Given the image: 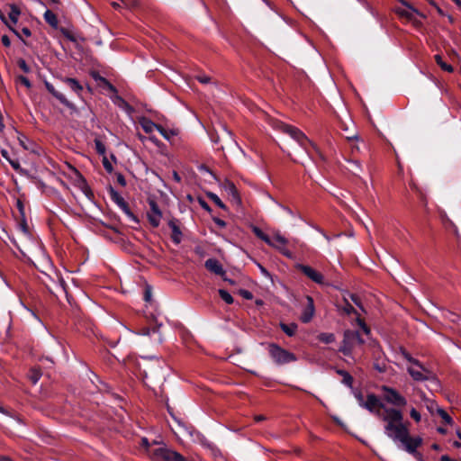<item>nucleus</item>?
Listing matches in <instances>:
<instances>
[{
    "label": "nucleus",
    "mask_w": 461,
    "mask_h": 461,
    "mask_svg": "<svg viewBox=\"0 0 461 461\" xmlns=\"http://www.w3.org/2000/svg\"><path fill=\"white\" fill-rule=\"evenodd\" d=\"M168 226L172 230V236H171L172 240L176 244H179L182 240V231L180 230L179 226L177 225V221L176 220H171L168 221Z\"/></svg>",
    "instance_id": "obj_18"
},
{
    "label": "nucleus",
    "mask_w": 461,
    "mask_h": 461,
    "mask_svg": "<svg viewBox=\"0 0 461 461\" xmlns=\"http://www.w3.org/2000/svg\"><path fill=\"white\" fill-rule=\"evenodd\" d=\"M8 162L14 169L18 170L20 168V163L18 160L10 159Z\"/></svg>",
    "instance_id": "obj_56"
},
{
    "label": "nucleus",
    "mask_w": 461,
    "mask_h": 461,
    "mask_svg": "<svg viewBox=\"0 0 461 461\" xmlns=\"http://www.w3.org/2000/svg\"><path fill=\"white\" fill-rule=\"evenodd\" d=\"M306 301L307 305L301 316V320L303 323L309 322L312 319L315 312L313 299L311 296H306Z\"/></svg>",
    "instance_id": "obj_13"
},
{
    "label": "nucleus",
    "mask_w": 461,
    "mask_h": 461,
    "mask_svg": "<svg viewBox=\"0 0 461 461\" xmlns=\"http://www.w3.org/2000/svg\"><path fill=\"white\" fill-rule=\"evenodd\" d=\"M363 343L364 339L361 338L359 331L348 330L344 332L342 344L339 350L344 356L350 357L353 362H355V359L352 357L353 349Z\"/></svg>",
    "instance_id": "obj_2"
},
{
    "label": "nucleus",
    "mask_w": 461,
    "mask_h": 461,
    "mask_svg": "<svg viewBox=\"0 0 461 461\" xmlns=\"http://www.w3.org/2000/svg\"><path fill=\"white\" fill-rule=\"evenodd\" d=\"M151 332H152L153 334H157V333L158 334V330L157 329H153V330H149V329H148V328H144V329H142V330H141L140 334H141V335H144V336H150Z\"/></svg>",
    "instance_id": "obj_44"
},
{
    "label": "nucleus",
    "mask_w": 461,
    "mask_h": 461,
    "mask_svg": "<svg viewBox=\"0 0 461 461\" xmlns=\"http://www.w3.org/2000/svg\"><path fill=\"white\" fill-rule=\"evenodd\" d=\"M267 348L270 357L278 366L289 364L297 360V357L294 353L281 348L276 343L268 344Z\"/></svg>",
    "instance_id": "obj_3"
},
{
    "label": "nucleus",
    "mask_w": 461,
    "mask_h": 461,
    "mask_svg": "<svg viewBox=\"0 0 461 461\" xmlns=\"http://www.w3.org/2000/svg\"><path fill=\"white\" fill-rule=\"evenodd\" d=\"M41 377V373L38 369H31L29 373V379L32 383V384H36L40 378Z\"/></svg>",
    "instance_id": "obj_32"
},
{
    "label": "nucleus",
    "mask_w": 461,
    "mask_h": 461,
    "mask_svg": "<svg viewBox=\"0 0 461 461\" xmlns=\"http://www.w3.org/2000/svg\"><path fill=\"white\" fill-rule=\"evenodd\" d=\"M95 149L98 154H100V155L105 154V151H106L105 146L100 140H97V139L95 140Z\"/></svg>",
    "instance_id": "obj_35"
},
{
    "label": "nucleus",
    "mask_w": 461,
    "mask_h": 461,
    "mask_svg": "<svg viewBox=\"0 0 461 461\" xmlns=\"http://www.w3.org/2000/svg\"><path fill=\"white\" fill-rule=\"evenodd\" d=\"M362 408L375 414L382 420L383 417L386 414V410H395L394 408L385 406L383 401L374 393L367 394L366 400Z\"/></svg>",
    "instance_id": "obj_5"
},
{
    "label": "nucleus",
    "mask_w": 461,
    "mask_h": 461,
    "mask_svg": "<svg viewBox=\"0 0 461 461\" xmlns=\"http://www.w3.org/2000/svg\"><path fill=\"white\" fill-rule=\"evenodd\" d=\"M381 391L383 393L382 394V401L383 402H386L392 406H393L394 409L402 408L407 405V400L404 396H402L398 391L395 389L383 385L381 387Z\"/></svg>",
    "instance_id": "obj_4"
},
{
    "label": "nucleus",
    "mask_w": 461,
    "mask_h": 461,
    "mask_svg": "<svg viewBox=\"0 0 461 461\" xmlns=\"http://www.w3.org/2000/svg\"><path fill=\"white\" fill-rule=\"evenodd\" d=\"M420 393V399H421L422 401L426 402V401H428V400H429V399L426 397V394L424 393V392L420 391V393Z\"/></svg>",
    "instance_id": "obj_59"
},
{
    "label": "nucleus",
    "mask_w": 461,
    "mask_h": 461,
    "mask_svg": "<svg viewBox=\"0 0 461 461\" xmlns=\"http://www.w3.org/2000/svg\"><path fill=\"white\" fill-rule=\"evenodd\" d=\"M19 81L27 88H30L32 86L30 80L26 77L20 76Z\"/></svg>",
    "instance_id": "obj_45"
},
{
    "label": "nucleus",
    "mask_w": 461,
    "mask_h": 461,
    "mask_svg": "<svg viewBox=\"0 0 461 461\" xmlns=\"http://www.w3.org/2000/svg\"><path fill=\"white\" fill-rule=\"evenodd\" d=\"M410 415L416 422H420L421 420L420 412L413 407L410 410Z\"/></svg>",
    "instance_id": "obj_38"
},
{
    "label": "nucleus",
    "mask_w": 461,
    "mask_h": 461,
    "mask_svg": "<svg viewBox=\"0 0 461 461\" xmlns=\"http://www.w3.org/2000/svg\"><path fill=\"white\" fill-rule=\"evenodd\" d=\"M240 294L243 298L247 300H251L253 298L252 293L248 290H240Z\"/></svg>",
    "instance_id": "obj_48"
},
{
    "label": "nucleus",
    "mask_w": 461,
    "mask_h": 461,
    "mask_svg": "<svg viewBox=\"0 0 461 461\" xmlns=\"http://www.w3.org/2000/svg\"><path fill=\"white\" fill-rule=\"evenodd\" d=\"M144 300L146 302H149L151 300V290L149 286L146 287L145 293H144Z\"/></svg>",
    "instance_id": "obj_52"
},
{
    "label": "nucleus",
    "mask_w": 461,
    "mask_h": 461,
    "mask_svg": "<svg viewBox=\"0 0 461 461\" xmlns=\"http://www.w3.org/2000/svg\"><path fill=\"white\" fill-rule=\"evenodd\" d=\"M162 461H185L182 455L168 448V453L163 456Z\"/></svg>",
    "instance_id": "obj_22"
},
{
    "label": "nucleus",
    "mask_w": 461,
    "mask_h": 461,
    "mask_svg": "<svg viewBox=\"0 0 461 461\" xmlns=\"http://www.w3.org/2000/svg\"><path fill=\"white\" fill-rule=\"evenodd\" d=\"M219 294L221 296V298L228 304H231L233 303V297L231 296V294L227 292L226 290H223V289H220L219 290Z\"/></svg>",
    "instance_id": "obj_33"
},
{
    "label": "nucleus",
    "mask_w": 461,
    "mask_h": 461,
    "mask_svg": "<svg viewBox=\"0 0 461 461\" xmlns=\"http://www.w3.org/2000/svg\"><path fill=\"white\" fill-rule=\"evenodd\" d=\"M45 86H46L47 90L55 98H57L62 104H64L65 106H67L68 108H69L71 110H75L76 109L75 105L71 102H69L63 94H61L60 92L57 91L55 89V87L53 86V85H51L50 82L45 81Z\"/></svg>",
    "instance_id": "obj_12"
},
{
    "label": "nucleus",
    "mask_w": 461,
    "mask_h": 461,
    "mask_svg": "<svg viewBox=\"0 0 461 461\" xmlns=\"http://www.w3.org/2000/svg\"><path fill=\"white\" fill-rule=\"evenodd\" d=\"M271 240L276 244V246H271L272 248L277 249L284 256L292 258V253L285 248L288 240L285 236L281 235L280 232H276Z\"/></svg>",
    "instance_id": "obj_11"
},
{
    "label": "nucleus",
    "mask_w": 461,
    "mask_h": 461,
    "mask_svg": "<svg viewBox=\"0 0 461 461\" xmlns=\"http://www.w3.org/2000/svg\"><path fill=\"white\" fill-rule=\"evenodd\" d=\"M357 321L359 327L362 329L363 332L366 335H368L370 330H369V328L366 325V323L362 320H360L359 318L357 319Z\"/></svg>",
    "instance_id": "obj_40"
},
{
    "label": "nucleus",
    "mask_w": 461,
    "mask_h": 461,
    "mask_svg": "<svg viewBox=\"0 0 461 461\" xmlns=\"http://www.w3.org/2000/svg\"><path fill=\"white\" fill-rule=\"evenodd\" d=\"M356 399L357 400V402L360 407H363V404L365 403L366 400L364 399L363 394L360 392H356L354 393Z\"/></svg>",
    "instance_id": "obj_43"
},
{
    "label": "nucleus",
    "mask_w": 461,
    "mask_h": 461,
    "mask_svg": "<svg viewBox=\"0 0 461 461\" xmlns=\"http://www.w3.org/2000/svg\"><path fill=\"white\" fill-rule=\"evenodd\" d=\"M347 168L355 176H357L362 171L360 163L357 160H348Z\"/></svg>",
    "instance_id": "obj_24"
},
{
    "label": "nucleus",
    "mask_w": 461,
    "mask_h": 461,
    "mask_svg": "<svg viewBox=\"0 0 461 461\" xmlns=\"http://www.w3.org/2000/svg\"><path fill=\"white\" fill-rule=\"evenodd\" d=\"M0 461H13V460L11 458H9L8 456H1Z\"/></svg>",
    "instance_id": "obj_62"
},
{
    "label": "nucleus",
    "mask_w": 461,
    "mask_h": 461,
    "mask_svg": "<svg viewBox=\"0 0 461 461\" xmlns=\"http://www.w3.org/2000/svg\"><path fill=\"white\" fill-rule=\"evenodd\" d=\"M16 206H17V208H18V210H19V212L21 213V216H22V217H25V215H24V205H23V203H22V201L17 200V202H16Z\"/></svg>",
    "instance_id": "obj_51"
},
{
    "label": "nucleus",
    "mask_w": 461,
    "mask_h": 461,
    "mask_svg": "<svg viewBox=\"0 0 461 461\" xmlns=\"http://www.w3.org/2000/svg\"><path fill=\"white\" fill-rule=\"evenodd\" d=\"M1 155L3 156V158H5L7 161H9L11 158L9 157V153L7 150L5 149H2L1 150Z\"/></svg>",
    "instance_id": "obj_58"
},
{
    "label": "nucleus",
    "mask_w": 461,
    "mask_h": 461,
    "mask_svg": "<svg viewBox=\"0 0 461 461\" xmlns=\"http://www.w3.org/2000/svg\"><path fill=\"white\" fill-rule=\"evenodd\" d=\"M319 340L323 343L330 344L335 341V336L333 333H321L318 336Z\"/></svg>",
    "instance_id": "obj_29"
},
{
    "label": "nucleus",
    "mask_w": 461,
    "mask_h": 461,
    "mask_svg": "<svg viewBox=\"0 0 461 461\" xmlns=\"http://www.w3.org/2000/svg\"><path fill=\"white\" fill-rule=\"evenodd\" d=\"M280 328L287 336L292 337L297 330V324L294 322L289 324L281 323Z\"/></svg>",
    "instance_id": "obj_23"
},
{
    "label": "nucleus",
    "mask_w": 461,
    "mask_h": 461,
    "mask_svg": "<svg viewBox=\"0 0 461 461\" xmlns=\"http://www.w3.org/2000/svg\"><path fill=\"white\" fill-rule=\"evenodd\" d=\"M61 80L62 82L67 84L70 87V89L74 91L76 94L80 95L83 91L82 85L77 79L72 77H63Z\"/></svg>",
    "instance_id": "obj_20"
},
{
    "label": "nucleus",
    "mask_w": 461,
    "mask_h": 461,
    "mask_svg": "<svg viewBox=\"0 0 461 461\" xmlns=\"http://www.w3.org/2000/svg\"><path fill=\"white\" fill-rule=\"evenodd\" d=\"M139 123L143 129V131L148 134H151L155 130L158 131V128H159L160 126L159 124H156L147 117H140L139 119Z\"/></svg>",
    "instance_id": "obj_16"
},
{
    "label": "nucleus",
    "mask_w": 461,
    "mask_h": 461,
    "mask_svg": "<svg viewBox=\"0 0 461 461\" xmlns=\"http://www.w3.org/2000/svg\"><path fill=\"white\" fill-rule=\"evenodd\" d=\"M257 266H258V269L260 270V273L264 276H266L267 278H271L270 273L263 266H261L259 263H258Z\"/></svg>",
    "instance_id": "obj_49"
},
{
    "label": "nucleus",
    "mask_w": 461,
    "mask_h": 461,
    "mask_svg": "<svg viewBox=\"0 0 461 461\" xmlns=\"http://www.w3.org/2000/svg\"><path fill=\"white\" fill-rule=\"evenodd\" d=\"M406 369L411 377L416 382L428 381L433 377L432 372L419 360L412 365H409Z\"/></svg>",
    "instance_id": "obj_7"
},
{
    "label": "nucleus",
    "mask_w": 461,
    "mask_h": 461,
    "mask_svg": "<svg viewBox=\"0 0 461 461\" xmlns=\"http://www.w3.org/2000/svg\"><path fill=\"white\" fill-rule=\"evenodd\" d=\"M437 64L445 71H447L449 73L453 72V67L449 64H447L443 61L442 58L439 55L435 56Z\"/></svg>",
    "instance_id": "obj_30"
},
{
    "label": "nucleus",
    "mask_w": 461,
    "mask_h": 461,
    "mask_svg": "<svg viewBox=\"0 0 461 461\" xmlns=\"http://www.w3.org/2000/svg\"><path fill=\"white\" fill-rule=\"evenodd\" d=\"M337 373L343 377V384L348 387H352L353 377L345 370H338Z\"/></svg>",
    "instance_id": "obj_28"
},
{
    "label": "nucleus",
    "mask_w": 461,
    "mask_h": 461,
    "mask_svg": "<svg viewBox=\"0 0 461 461\" xmlns=\"http://www.w3.org/2000/svg\"><path fill=\"white\" fill-rule=\"evenodd\" d=\"M437 413L441 417V419L447 424H449V425L452 424V422H453L452 418L443 409L437 407Z\"/></svg>",
    "instance_id": "obj_34"
},
{
    "label": "nucleus",
    "mask_w": 461,
    "mask_h": 461,
    "mask_svg": "<svg viewBox=\"0 0 461 461\" xmlns=\"http://www.w3.org/2000/svg\"><path fill=\"white\" fill-rule=\"evenodd\" d=\"M267 197L274 203H276L279 208H281L284 212H285L287 214H289L290 216L292 217H294L295 214L294 213V212L287 206L278 203L272 195H270L269 194H267Z\"/></svg>",
    "instance_id": "obj_31"
},
{
    "label": "nucleus",
    "mask_w": 461,
    "mask_h": 461,
    "mask_svg": "<svg viewBox=\"0 0 461 461\" xmlns=\"http://www.w3.org/2000/svg\"><path fill=\"white\" fill-rule=\"evenodd\" d=\"M208 197L217 205L219 206L220 208H222L224 209L225 208V205L224 203L221 202V200L219 198V196L215 194H212V193H210L208 194Z\"/></svg>",
    "instance_id": "obj_36"
},
{
    "label": "nucleus",
    "mask_w": 461,
    "mask_h": 461,
    "mask_svg": "<svg viewBox=\"0 0 461 461\" xmlns=\"http://www.w3.org/2000/svg\"><path fill=\"white\" fill-rule=\"evenodd\" d=\"M103 166L104 167V169L108 172V173H112L113 172V165L112 163L108 160V158L106 157H104L103 158Z\"/></svg>",
    "instance_id": "obj_39"
},
{
    "label": "nucleus",
    "mask_w": 461,
    "mask_h": 461,
    "mask_svg": "<svg viewBox=\"0 0 461 461\" xmlns=\"http://www.w3.org/2000/svg\"><path fill=\"white\" fill-rule=\"evenodd\" d=\"M204 266L209 271L216 275H222L224 273L221 264L216 258L207 259L204 263Z\"/></svg>",
    "instance_id": "obj_15"
},
{
    "label": "nucleus",
    "mask_w": 461,
    "mask_h": 461,
    "mask_svg": "<svg viewBox=\"0 0 461 461\" xmlns=\"http://www.w3.org/2000/svg\"><path fill=\"white\" fill-rule=\"evenodd\" d=\"M402 357L409 362V365L414 364V362H417L418 359L412 357L408 352L402 351Z\"/></svg>",
    "instance_id": "obj_41"
},
{
    "label": "nucleus",
    "mask_w": 461,
    "mask_h": 461,
    "mask_svg": "<svg viewBox=\"0 0 461 461\" xmlns=\"http://www.w3.org/2000/svg\"><path fill=\"white\" fill-rule=\"evenodd\" d=\"M278 127L283 132L288 134L293 140H294L308 155L307 147L312 143L302 131L292 125H288L283 122L278 123Z\"/></svg>",
    "instance_id": "obj_6"
},
{
    "label": "nucleus",
    "mask_w": 461,
    "mask_h": 461,
    "mask_svg": "<svg viewBox=\"0 0 461 461\" xmlns=\"http://www.w3.org/2000/svg\"><path fill=\"white\" fill-rule=\"evenodd\" d=\"M213 221L220 227V228H224L226 227V222L220 219V218H213Z\"/></svg>",
    "instance_id": "obj_55"
},
{
    "label": "nucleus",
    "mask_w": 461,
    "mask_h": 461,
    "mask_svg": "<svg viewBox=\"0 0 461 461\" xmlns=\"http://www.w3.org/2000/svg\"><path fill=\"white\" fill-rule=\"evenodd\" d=\"M265 420V417H264V416H262V415H258V416H257V417H256V420H257V421H261V420Z\"/></svg>",
    "instance_id": "obj_64"
},
{
    "label": "nucleus",
    "mask_w": 461,
    "mask_h": 461,
    "mask_svg": "<svg viewBox=\"0 0 461 461\" xmlns=\"http://www.w3.org/2000/svg\"><path fill=\"white\" fill-rule=\"evenodd\" d=\"M149 211L147 212L151 226L158 227L162 219V212L154 200H149Z\"/></svg>",
    "instance_id": "obj_10"
},
{
    "label": "nucleus",
    "mask_w": 461,
    "mask_h": 461,
    "mask_svg": "<svg viewBox=\"0 0 461 461\" xmlns=\"http://www.w3.org/2000/svg\"><path fill=\"white\" fill-rule=\"evenodd\" d=\"M253 233L264 242H266L268 246H276V244L271 240V238L266 234L258 226H252Z\"/></svg>",
    "instance_id": "obj_21"
},
{
    "label": "nucleus",
    "mask_w": 461,
    "mask_h": 461,
    "mask_svg": "<svg viewBox=\"0 0 461 461\" xmlns=\"http://www.w3.org/2000/svg\"><path fill=\"white\" fill-rule=\"evenodd\" d=\"M221 130H222V138L223 139H228L229 140H232V134L231 132L227 129L225 128V126H221Z\"/></svg>",
    "instance_id": "obj_42"
},
{
    "label": "nucleus",
    "mask_w": 461,
    "mask_h": 461,
    "mask_svg": "<svg viewBox=\"0 0 461 461\" xmlns=\"http://www.w3.org/2000/svg\"><path fill=\"white\" fill-rule=\"evenodd\" d=\"M196 78L202 84H208L211 81V78L205 75L197 76Z\"/></svg>",
    "instance_id": "obj_47"
},
{
    "label": "nucleus",
    "mask_w": 461,
    "mask_h": 461,
    "mask_svg": "<svg viewBox=\"0 0 461 461\" xmlns=\"http://www.w3.org/2000/svg\"><path fill=\"white\" fill-rule=\"evenodd\" d=\"M1 41H2L3 45L5 47H9L11 45V41L7 35H3L1 37Z\"/></svg>",
    "instance_id": "obj_53"
},
{
    "label": "nucleus",
    "mask_w": 461,
    "mask_h": 461,
    "mask_svg": "<svg viewBox=\"0 0 461 461\" xmlns=\"http://www.w3.org/2000/svg\"><path fill=\"white\" fill-rule=\"evenodd\" d=\"M18 65H19V68L25 73H28L30 71V68L28 67V65L26 64L25 60H23V59L19 60Z\"/></svg>",
    "instance_id": "obj_46"
},
{
    "label": "nucleus",
    "mask_w": 461,
    "mask_h": 461,
    "mask_svg": "<svg viewBox=\"0 0 461 461\" xmlns=\"http://www.w3.org/2000/svg\"><path fill=\"white\" fill-rule=\"evenodd\" d=\"M9 19L12 22L13 24L17 23L19 16H20V10L15 5L11 6V10L8 14Z\"/></svg>",
    "instance_id": "obj_27"
},
{
    "label": "nucleus",
    "mask_w": 461,
    "mask_h": 461,
    "mask_svg": "<svg viewBox=\"0 0 461 461\" xmlns=\"http://www.w3.org/2000/svg\"><path fill=\"white\" fill-rule=\"evenodd\" d=\"M141 445L146 448L147 453L149 454V451H151L152 449H149V442L147 438H141Z\"/></svg>",
    "instance_id": "obj_54"
},
{
    "label": "nucleus",
    "mask_w": 461,
    "mask_h": 461,
    "mask_svg": "<svg viewBox=\"0 0 461 461\" xmlns=\"http://www.w3.org/2000/svg\"><path fill=\"white\" fill-rule=\"evenodd\" d=\"M417 461H424L423 458H422V455L420 453V454H415V456Z\"/></svg>",
    "instance_id": "obj_61"
},
{
    "label": "nucleus",
    "mask_w": 461,
    "mask_h": 461,
    "mask_svg": "<svg viewBox=\"0 0 461 461\" xmlns=\"http://www.w3.org/2000/svg\"><path fill=\"white\" fill-rule=\"evenodd\" d=\"M110 194L112 200L118 205V207L131 220L137 221L135 215L130 210L128 203L123 197L113 187L110 188Z\"/></svg>",
    "instance_id": "obj_9"
},
{
    "label": "nucleus",
    "mask_w": 461,
    "mask_h": 461,
    "mask_svg": "<svg viewBox=\"0 0 461 461\" xmlns=\"http://www.w3.org/2000/svg\"><path fill=\"white\" fill-rule=\"evenodd\" d=\"M425 403H426V407H427L428 411L431 414H434V412H437V407H438V406L434 402L428 400L425 402Z\"/></svg>",
    "instance_id": "obj_37"
},
{
    "label": "nucleus",
    "mask_w": 461,
    "mask_h": 461,
    "mask_svg": "<svg viewBox=\"0 0 461 461\" xmlns=\"http://www.w3.org/2000/svg\"><path fill=\"white\" fill-rule=\"evenodd\" d=\"M167 453H168V448L165 445H162L151 451H149V456L152 461H162L163 456Z\"/></svg>",
    "instance_id": "obj_19"
},
{
    "label": "nucleus",
    "mask_w": 461,
    "mask_h": 461,
    "mask_svg": "<svg viewBox=\"0 0 461 461\" xmlns=\"http://www.w3.org/2000/svg\"><path fill=\"white\" fill-rule=\"evenodd\" d=\"M345 312L348 313V314H350L351 312H355V309L352 305H349L348 304L346 307H345Z\"/></svg>",
    "instance_id": "obj_57"
},
{
    "label": "nucleus",
    "mask_w": 461,
    "mask_h": 461,
    "mask_svg": "<svg viewBox=\"0 0 461 461\" xmlns=\"http://www.w3.org/2000/svg\"><path fill=\"white\" fill-rule=\"evenodd\" d=\"M158 131L163 136V138L168 141L179 134V130L176 127L166 128L162 125L158 128Z\"/></svg>",
    "instance_id": "obj_17"
},
{
    "label": "nucleus",
    "mask_w": 461,
    "mask_h": 461,
    "mask_svg": "<svg viewBox=\"0 0 461 461\" xmlns=\"http://www.w3.org/2000/svg\"><path fill=\"white\" fill-rule=\"evenodd\" d=\"M18 230L24 239L30 238V232L25 221V217H22V221L18 224Z\"/></svg>",
    "instance_id": "obj_26"
},
{
    "label": "nucleus",
    "mask_w": 461,
    "mask_h": 461,
    "mask_svg": "<svg viewBox=\"0 0 461 461\" xmlns=\"http://www.w3.org/2000/svg\"><path fill=\"white\" fill-rule=\"evenodd\" d=\"M438 431L441 434H445L447 432V430L441 427L438 428Z\"/></svg>",
    "instance_id": "obj_63"
},
{
    "label": "nucleus",
    "mask_w": 461,
    "mask_h": 461,
    "mask_svg": "<svg viewBox=\"0 0 461 461\" xmlns=\"http://www.w3.org/2000/svg\"><path fill=\"white\" fill-rule=\"evenodd\" d=\"M44 19L49 24H50L53 27H56L58 24L57 16L53 12H51L49 9H47L44 13Z\"/></svg>",
    "instance_id": "obj_25"
},
{
    "label": "nucleus",
    "mask_w": 461,
    "mask_h": 461,
    "mask_svg": "<svg viewBox=\"0 0 461 461\" xmlns=\"http://www.w3.org/2000/svg\"><path fill=\"white\" fill-rule=\"evenodd\" d=\"M23 33L25 36H27V37L31 36V34H32V33H31V31H30L28 28H23Z\"/></svg>",
    "instance_id": "obj_60"
},
{
    "label": "nucleus",
    "mask_w": 461,
    "mask_h": 461,
    "mask_svg": "<svg viewBox=\"0 0 461 461\" xmlns=\"http://www.w3.org/2000/svg\"><path fill=\"white\" fill-rule=\"evenodd\" d=\"M221 187L226 192V194L229 196L231 197V199L234 202H236V203H240V202L238 190H237L235 185L232 182L229 181V180H224L221 184Z\"/></svg>",
    "instance_id": "obj_14"
},
{
    "label": "nucleus",
    "mask_w": 461,
    "mask_h": 461,
    "mask_svg": "<svg viewBox=\"0 0 461 461\" xmlns=\"http://www.w3.org/2000/svg\"><path fill=\"white\" fill-rule=\"evenodd\" d=\"M296 268L305 275L312 282L321 285H329V283L325 281L323 275L310 266L298 264Z\"/></svg>",
    "instance_id": "obj_8"
},
{
    "label": "nucleus",
    "mask_w": 461,
    "mask_h": 461,
    "mask_svg": "<svg viewBox=\"0 0 461 461\" xmlns=\"http://www.w3.org/2000/svg\"><path fill=\"white\" fill-rule=\"evenodd\" d=\"M116 179H117V182H118L122 186H125V185H126V180H125V177L122 176V174L118 173V174L116 175Z\"/></svg>",
    "instance_id": "obj_50"
},
{
    "label": "nucleus",
    "mask_w": 461,
    "mask_h": 461,
    "mask_svg": "<svg viewBox=\"0 0 461 461\" xmlns=\"http://www.w3.org/2000/svg\"><path fill=\"white\" fill-rule=\"evenodd\" d=\"M384 434L394 442H400L404 449L413 455L420 454L416 449L421 445L422 439L420 437H410L409 429L403 423V415L400 410H386L383 417Z\"/></svg>",
    "instance_id": "obj_1"
}]
</instances>
